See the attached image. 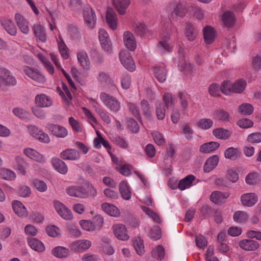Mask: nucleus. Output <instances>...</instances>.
Returning <instances> with one entry per match:
<instances>
[{
  "instance_id": "nucleus-1",
  "label": "nucleus",
  "mask_w": 261,
  "mask_h": 261,
  "mask_svg": "<svg viewBox=\"0 0 261 261\" xmlns=\"http://www.w3.org/2000/svg\"><path fill=\"white\" fill-rule=\"evenodd\" d=\"M22 70L24 74L34 83L35 86L43 84L46 81L45 75L38 68L23 66Z\"/></svg>"
},
{
  "instance_id": "nucleus-2",
  "label": "nucleus",
  "mask_w": 261,
  "mask_h": 261,
  "mask_svg": "<svg viewBox=\"0 0 261 261\" xmlns=\"http://www.w3.org/2000/svg\"><path fill=\"white\" fill-rule=\"evenodd\" d=\"M99 98L105 106L110 112L116 113L121 109V102L116 97L106 92H101Z\"/></svg>"
},
{
  "instance_id": "nucleus-3",
  "label": "nucleus",
  "mask_w": 261,
  "mask_h": 261,
  "mask_svg": "<svg viewBox=\"0 0 261 261\" xmlns=\"http://www.w3.org/2000/svg\"><path fill=\"white\" fill-rule=\"evenodd\" d=\"M171 34V29L169 28H165L160 33V41L158 45L160 51L164 53L171 50L172 47L169 42Z\"/></svg>"
},
{
  "instance_id": "nucleus-4",
  "label": "nucleus",
  "mask_w": 261,
  "mask_h": 261,
  "mask_svg": "<svg viewBox=\"0 0 261 261\" xmlns=\"http://www.w3.org/2000/svg\"><path fill=\"white\" fill-rule=\"evenodd\" d=\"M190 9V5L185 2H179L173 8V12L169 15L171 20L177 21L178 18L184 17Z\"/></svg>"
},
{
  "instance_id": "nucleus-5",
  "label": "nucleus",
  "mask_w": 261,
  "mask_h": 261,
  "mask_svg": "<svg viewBox=\"0 0 261 261\" xmlns=\"http://www.w3.org/2000/svg\"><path fill=\"white\" fill-rule=\"evenodd\" d=\"M94 221L98 223L96 225L94 224L93 222L86 220H81L80 224L83 229L88 231H93L96 229H99L103 222V218L100 216H96L94 217Z\"/></svg>"
},
{
  "instance_id": "nucleus-6",
  "label": "nucleus",
  "mask_w": 261,
  "mask_h": 261,
  "mask_svg": "<svg viewBox=\"0 0 261 261\" xmlns=\"http://www.w3.org/2000/svg\"><path fill=\"white\" fill-rule=\"evenodd\" d=\"M179 53V57L178 63L179 69L187 75L190 74L195 70V67L186 60L183 49L180 48Z\"/></svg>"
},
{
  "instance_id": "nucleus-7",
  "label": "nucleus",
  "mask_w": 261,
  "mask_h": 261,
  "mask_svg": "<svg viewBox=\"0 0 261 261\" xmlns=\"http://www.w3.org/2000/svg\"><path fill=\"white\" fill-rule=\"evenodd\" d=\"M119 59L122 64L128 70L133 71L135 69V63L127 50H121L119 53Z\"/></svg>"
},
{
  "instance_id": "nucleus-8",
  "label": "nucleus",
  "mask_w": 261,
  "mask_h": 261,
  "mask_svg": "<svg viewBox=\"0 0 261 261\" xmlns=\"http://www.w3.org/2000/svg\"><path fill=\"white\" fill-rule=\"evenodd\" d=\"M32 31L36 40L38 42H45L46 41V34L45 27L40 23L34 24L32 26Z\"/></svg>"
},
{
  "instance_id": "nucleus-9",
  "label": "nucleus",
  "mask_w": 261,
  "mask_h": 261,
  "mask_svg": "<svg viewBox=\"0 0 261 261\" xmlns=\"http://www.w3.org/2000/svg\"><path fill=\"white\" fill-rule=\"evenodd\" d=\"M34 101L36 105L40 108H48L53 105L52 98L43 93L37 94Z\"/></svg>"
},
{
  "instance_id": "nucleus-10",
  "label": "nucleus",
  "mask_w": 261,
  "mask_h": 261,
  "mask_svg": "<svg viewBox=\"0 0 261 261\" xmlns=\"http://www.w3.org/2000/svg\"><path fill=\"white\" fill-rule=\"evenodd\" d=\"M85 23L89 28H93L96 23V15L93 10L90 7H86L83 11Z\"/></svg>"
},
{
  "instance_id": "nucleus-11",
  "label": "nucleus",
  "mask_w": 261,
  "mask_h": 261,
  "mask_svg": "<svg viewBox=\"0 0 261 261\" xmlns=\"http://www.w3.org/2000/svg\"><path fill=\"white\" fill-rule=\"evenodd\" d=\"M55 208L59 215L65 220H70L72 218L71 212L63 203L59 201L54 202Z\"/></svg>"
},
{
  "instance_id": "nucleus-12",
  "label": "nucleus",
  "mask_w": 261,
  "mask_h": 261,
  "mask_svg": "<svg viewBox=\"0 0 261 261\" xmlns=\"http://www.w3.org/2000/svg\"><path fill=\"white\" fill-rule=\"evenodd\" d=\"M66 193L70 196L84 198L88 196V194L82 187L77 186L68 187L66 189Z\"/></svg>"
},
{
  "instance_id": "nucleus-13",
  "label": "nucleus",
  "mask_w": 261,
  "mask_h": 261,
  "mask_svg": "<svg viewBox=\"0 0 261 261\" xmlns=\"http://www.w3.org/2000/svg\"><path fill=\"white\" fill-rule=\"evenodd\" d=\"M46 127L54 136L58 138H65L68 135L67 129L61 125L55 124H47Z\"/></svg>"
},
{
  "instance_id": "nucleus-14",
  "label": "nucleus",
  "mask_w": 261,
  "mask_h": 261,
  "mask_svg": "<svg viewBox=\"0 0 261 261\" xmlns=\"http://www.w3.org/2000/svg\"><path fill=\"white\" fill-rule=\"evenodd\" d=\"M115 236L119 240L122 241H126L128 240L129 236L127 233V230L125 226L121 224L114 225L112 227Z\"/></svg>"
},
{
  "instance_id": "nucleus-15",
  "label": "nucleus",
  "mask_w": 261,
  "mask_h": 261,
  "mask_svg": "<svg viewBox=\"0 0 261 261\" xmlns=\"http://www.w3.org/2000/svg\"><path fill=\"white\" fill-rule=\"evenodd\" d=\"M99 40L102 47L107 52L111 51V43L108 33L103 29L99 30Z\"/></svg>"
},
{
  "instance_id": "nucleus-16",
  "label": "nucleus",
  "mask_w": 261,
  "mask_h": 261,
  "mask_svg": "<svg viewBox=\"0 0 261 261\" xmlns=\"http://www.w3.org/2000/svg\"><path fill=\"white\" fill-rule=\"evenodd\" d=\"M15 20L21 32L24 34H28L30 28L28 20L19 13L15 14Z\"/></svg>"
},
{
  "instance_id": "nucleus-17",
  "label": "nucleus",
  "mask_w": 261,
  "mask_h": 261,
  "mask_svg": "<svg viewBox=\"0 0 261 261\" xmlns=\"http://www.w3.org/2000/svg\"><path fill=\"white\" fill-rule=\"evenodd\" d=\"M1 72L3 90H4L6 86H13L16 85V79L10 71L6 69H3Z\"/></svg>"
},
{
  "instance_id": "nucleus-18",
  "label": "nucleus",
  "mask_w": 261,
  "mask_h": 261,
  "mask_svg": "<svg viewBox=\"0 0 261 261\" xmlns=\"http://www.w3.org/2000/svg\"><path fill=\"white\" fill-rule=\"evenodd\" d=\"M123 40L124 45L130 50H134L137 47V43L134 35L129 31L123 33Z\"/></svg>"
},
{
  "instance_id": "nucleus-19",
  "label": "nucleus",
  "mask_w": 261,
  "mask_h": 261,
  "mask_svg": "<svg viewBox=\"0 0 261 261\" xmlns=\"http://www.w3.org/2000/svg\"><path fill=\"white\" fill-rule=\"evenodd\" d=\"M24 153L31 159L38 163L43 164L46 162V159L42 154L32 148H27L23 151Z\"/></svg>"
},
{
  "instance_id": "nucleus-20",
  "label": "nucleus",
  "mask_w": 261,
  "mask_h": 261,
  "mask_svg": "<svg viewBox=\"0 0 261 261\" xmlns=\"http://www.w3.org/2000/svg\"><path fill=\"white\" fill-rule=\"evenodd\" d=\"M60 157L64 160L76 161L80 159V152L73 149H66L60 153Z\"/></svg>"
},
{
  "instance_id": "nucleus-21",
  "label": "nucleus",
  "mask_w": 261,
  "mask_h": 261,
  "mask_svg": "<svg viewBox=\"0 0 261 261\" xmlns=\"http://www.w3.org/2000/svg\"><path fill=\"white\" fill-rule=\"evenodd\" d=\"M106 21L108 26L112 30H115L117 29L118 22L117 15L114 10L110 8L107 9Z\"/></svg>"
},
{
  "instance_id": "nucleus-22",
  "label": "nucleus",
  "mask_w": 261,
  "mask_h": 261,
  "mask_svg": "<svg viewBox=\"0 0 261 261\" xmlns=\"http://www.w3.org/2000/svg\"><path fill=\"white\" fill-rule=\"evenodd\" d=\"M240 247L246 251H254L259 247V243L253 240L244 239L239 242Z\"/></svg>"
},
{
  "instance_id": "nucleus-23",
  "label": "nucleus",
  "mask_w": 261,
  "mask_h": 261,
  "mask_svg": "<svg viewBox=\"0 0 261 261\" xmlns=\"http://www.w3.org/2000/svg\"><path fill=\"white\" fill-rule=\"evenodd\" d=\"M91 242L88 240H80L73 242L71 248L75 252H80L89 249L91 246Z\"/></svg>"
},
{
  "instance_id": "nucleus-24",
  "label": "nucleus",
  "mask_w": 261,
  "mask_h": 261,
  "mask_svg": "<svg viewBox=\"0 0 261 261\" xmlns=\"http://www.w3.org/2000/svg\"><path fill=\"white\" fill-rule=\"evenodd\" d=\"M236 22V17L234 13L230 11L224 12L222 16V23L223 25L227 28L233 26Z\"/></svg>"
},
{
  "instance_id": "nucleus-25",
  "label": "nucleus",
  "mask_w": 261,
  "mask_h": 261,
  "mask_svg": "<svg viewBox=\"0 0 261 261\" xmlns=\"http://www.w3.org/2000/svg\"><path fill=\"white\" fill-rule=\"evenodd\" d=\"M257 198L254 193H248L242 195L241 201L244 206H252L257 202Z\"/></svg>"
},
{
  "instance_id": "nucleus-26",
  "label": "nucleus",
  "mask_w": 261,
  "mask_h": 261,
  "mask_svg": "<svg viewBox=\"0 0 261 261\" xmlns=\"http://www.w3.org/2000/svg\"><path fill=\"white\" fill-rule=\"evenodd\" d=\"M1 24L6 31L10 35L14 36L17 34V28L10 19H4L1 21Z\"/></svg>"
},
{
  "instance_id": "nucleus-27",
  "label": "nucleus",
  "mask_w": 261,
  "mask_h": 261,
  "mask_svg": "<svg viewBox=\"0 0 261 261\" xmlns=\"http://www.w3.org/2000/svg\"><path fill=\"white\" fill-rule=\"evenodd\" d=\"M177 98L182 113L184 114H187L188 113L187 109L189 104V100L190 99V96L186 93L180 92L177 94Z\"/></svg>"
},
{
  "instance_id": "nucleus-28",
  "label": "nucleus",
  "mask_w": 261,
  "mask_h": 261,
  "mask_svg": "<svg viewBox=\"0 0 261 261\" xmlns=\"http://www.w3.org/2000/svg\"><path fill=\"white\" fill-rule=\"evenodd\" d=\"M12 205L14 212L18 216L20 217L27 216V209L21 202L18 200L13 201Z\"/></svg>"
},
{
  "instance_id": "nucleus-29",
  "label": "nucleus",
  "mask_w": 261,
  "mask_h": 261,
  "mask_svg": "<svg viewBox=\"0 0 261 261\" xmlns=\"http://www.w3.org/2000/svg\"><path fill=\"white\" fill-rule=\"evenodd\" d=\"M52 165L56 170L59 173L65 174L67 173L68 168L63 161L58 158H53L51 160Z\"/></svg>"
},
{
  "instance_id": "nucleus-30",
  "label": "nucleus",
  "mask_w": 261,
  "mask_h": 261,
  "mask_svg": "<svg viewBox=\"0 0 261 261\" xmlns=\"http://www.w3.org/2000/svg\"><path fill=\"white\" fill-rule=\"evenodd\" d=\"M229 194L228 192H222L217 191L213 192L210 196V200L214 203H221L228 198Z\"/></svg>"
},
{
  "instance_id": "nucleus-31",
  "label": "nucleus",
  "mask_w": 261,
  "mask_h": 261,
  "mask_svg": "<svg viewBox=\"0 0 261 261\" xmlns=\"http://www.w3.org/2000/svg\"><path fill=\"white\" fill-rule=\"evenodd\" d=\"M102 210L108 215L113 217H118L120 215L119 209L114 205L109 203H103L101 205Z\"/></svg>"
},
{
  "instance_id": "nucleus-32",
  "label": "nucleus",
  "mask_w": 261,
  "mask_h": 261,
  "mask_svg": "<svg viewBox=\"0 0 261 261\" xmlns=\"http://www.w3.org/2000/svg\"><path fill=\"white\" fill-rule=\"evenodd\" d=\"M52 254L59 258L67 257L69 255V250L63 246H57L51 250Z\"/></svg>"
},
{
  "instance_id": "nucleus-33",
  "label": "nucleus",
  "mask_w": 261,
  "mask_h": 261,
  "mask_svg": "<svg viewBox=\"0 0 261 261\" xmlns=\"http://www.w3.org/2000/svg\"><path fill=\"white\" fill-rule=\"evenodd\" d=\"M114 6L121 14H124L130 4V0H112Z\"/></svg>"
},
{
  "instance_id": "nucleus-34",
  "label": "nucleus",
  "mask_w": 261,
  "mask_h": 261,
  "mask_svg": "<svg viewBox=\"0 0 261 261\" xmlns=\"http://www.w3.org/2000/svg\"><path fill=\"white\" fill-rule=\"evenodd\" d=\"M204 39L205 42L211 44L215 40L216 32L214 29L210 26H206L203 30Z\"/></svg>"
},
{
  "instance_id": "nucleus-35",
  "label": "nucleus",
  "mask_w": 261,
  "mask_h": 261,
  "mask_svg": "<svg viewBox=\"0 0 261 261\" xmlns=\"http://www.w3.org/2000/svg\"><path fill=\"white\" fill-rule=\"evenodd\" d=\"M195 179V176L193 175H189L184 178L181 179L178 184L179 190L183 191L190 188L192 185V182Z\"/></svg>"
},
{
  "instance_id": "nucleus-36",
  "label": "nucleus",
  "mask_w": 261,
  "mask_h": 261,
  "mask_svg": "<svg viewBox=\"0 0 261 261\" xmlns=\"http://www.w3.org/2000/svg\"><path fill=\"white\" fill-rule=\"evenodd\" d=\"M219 158L217 155H213L209 158L206 161L203 170L205 172H210L218 165Z\"/></svg>"
},
{
  "instance_id": "nucleus-37",
  "label": "nucleus",
  "mask_w": 261,
  "mask_h": 261,
  "mask_svg": "<svg viewBox=\"0 0 261 261\" xmlns=\"http://www.w3.org/2000/svg\"><path fill=\"white\" fill-rule=\"evenodd\" d=\"M219 147V144L216 142H210L202 144L200 147V151L202 153H212L217 149Z\"/></svg>"
},
{
  "instance_id": "nucleus-38",
  "label": "nucleus",
  "mask_w": 261,
  "mask_h": 261,
  "mask_svg": "<svg viewBox=\"0 0 261 261\" xmlns=\"http://www.w3.org/2000/svg\"><path fill=\"white\" fill-rule=\"evenodd\" d=\"M119 191L123 198L129 200L131 198V192L126 181L123 180L119 184Z\"/></svg>"
},
{
  "instance_id": "nucleus-39",
  "label": "nucleus",
  "mask_w": 261,
  "mask_h": 261,
  "mask_svg": "<svg viewBox=\"0 0 261 261\" xmlns=\"http://www.w3.org/2000/svg\"><path fill=\"white\" fill-rule=\"evenodd\" d=\"M77 58L79 62L84 68L86 69H89L90 62L86 51L83 50L79 51L77 54Z\"/></svg>"
},
{
  "instance_id": "nucleus-40",
  "label": "nucleus",
  "mask_w": 261,
  "mask_h": 261,
  "mask_svg": "<svg viewBox=\"0 0 261 261\" xmlns=\"http://www.w3.org/2000/svg\"><path fill=\"white\" fill-rule=\"evenodd\" d=\"M153 71L156 78L160 82L163 83L166 80L167 71L164 66H156L154 68Z\"/></svg>"
},
{
  "instance_id": "nucleus-41",
  "label": "nucleus",
  "mask_w": 261,
  "mask_h": 261,
  "mask_svg": "<svg viewBox=\"0 0 261 261\" xmlns=\"http://www.w3.org/2000/svg\"><path fill=\"white\" fill-rule=\"evenodd\" d=\"M28 244L30 247L37 252H43L45 250L44 244L39 240L33 238L28 241Z\"/></svg>"
},
{
  "instance_id": "nucleus-42",
  "label": "nucleus",
  "mask_w": 261,
  "mask_h": 261,
  "mask_svg": "<svg viewBox=\"0 0 261 261\" xmlns=\"http://www.w3.org/2000/svg\"><path fill=\"white\" fill-rule=\"evenodd\" d=\"M133 246L137 253L142 255L145 252L143 241L139 237L135 238L133 241Z\"/></svg>"
},
{
  "instance_id": "nucleus-43",
  "label": "nucleus",
  "mask_w": 261,
  "mask_h": 261,
  "mask_svg": "<svg viewBox=\"0 0 261 261\" xmlns=\"http://www.w3.org/2000/svg\"><path fill=\"white\" fill-rule=\"evenodd\" d=\"M213 134L218 139L226 140L230 136V133L223 128H218L213 130Z\"/></svg>"
},
{
  "instance_id": "nucleus-44",
  "label": "nucleus",
  "mask_w": 261,
  "mask_h": 261,
  "mask_svg": "<svg viewBox=\"0 0 261 261\" xmlns=\"http://www.w3.org/2000/svg\"><path fill=\"white\" fill-rule=\"evenodd\" d=\"M240 155L241 152L237 148L234 147L227 148L224 152V155L226 159L232 160L237 159Z\"/></svg>"
},
{
  "instance_id": "nucleus-45",
  "label": "nucleus",
  "mask_w": 261,
  "mask_h": 261,
  "mask_svg": "<svg viewBox=\"0 0 261 261\" xmlns=\"http://www.w3.org/2000/svg\"><path fill=\"white\" fill-rule=\"evenodd\" d=\"M185 35L190 41L194 40L197 36V31L194 26L190 23H188L185 28Z\"/></svg>"
},
{
  "instance_id": "nucleus-46",
  "label": "nucleus",
  "mask_w": 261,
  "mask_h": 261,
  "mask_svg": "<svg viewBox=\"0 0 261 261\" xmlns=\"http://www.w3.org/2000/svg\"><path fill=\"white\" fill-rule=\"evenodd\" d=\"M246 83L243 80H240L233 83V89L231 90L233 93H242L245 89Z\"/></svg>"
},
{
  "instance_id": "nucleus-47",
  "label": "nucleus",
  "mask_w": 261,
  "mask_h": 261,
  "mask_svg": "<svg viewBox=\"0 0 261 261\" xmlns=\"http://www.w3.org/2000/svg\"><path fill=\"white\" fill-rule=\"evenodd\" d=\"M248 218V216L247 213L244 211H237L233 215L234 221L237 223L245 222L247 220Z\"/></svg>"
},
{
  "instance_id": "nucleus-48",
  "label": "nucleus",
  "mask_w": 261,
  "mask_h": 261,
  "mask_svg": "<svg viewBox=\"0 0 261 261\" xmlns=\"http://www.w3.org/2000/svg\"><path fill=\"white\" fill-rule=\"evenodd\" d=\"M221 91L225 95H230L233 93V83L229 81H224L221 84Z\"/></svg>"
},
{
  "instance_id": "nucleus-49",
  "label": "nucleus",
  "mask_w": 261,
  "mask_h": 261,
  "mask_svg": "<svg viewBox=\"0 0 261 261\" xmlns=\"http://www.w3.org/2000/svg\"><path fill=\"white\" fill-rule=\"evenodd\" d=\"M15 116L21 119H28L29 118V113L21 108H15L13 110Z\"/></svg>"
},
{
  "instance_id": "nucleus-50",
  "label": "nucleus",
  "mask_w": 261,
  "mask_h": 261,
  "mask_svg": "<svg viewBox=\"0 0 261 261\" xmlns=\"http://www.w3.org/2000/svg\"><path fill=\"white\" fill-rule=\"evenodd\" d=\"M198 126L202 129H208L211 128L213 125L212 120L207 118H203L199 120L197 123Z\"/></svg>"
},
{
  "instance_id": "nucleus-51",
  "label": "nucleus",
  "mask_w": 261,
  "mask_h": 261,
  "mask_svg": "<svg viewBox=\"0 0 261 261\" xmlns=\"http://www.w3.org/2000/svg\"><path fill=\"white\" fill-rule=\"evenodd\" d=\"M1 176L6 180H12L15 179L16 174L12 170L8 169H4L0 172Z\"/></svg>"
},
{
  "instance_id": "nucleus-52",
  "label": "nucleus",
  "mask_w": 261,
  "mask_h": 261,
  "mask_svg": "<svg viewBox=\"0 0 261 261\" xmlns=\"http://www.w3.org/2000/svg\"><path fill=\"white\" fill-rule=\"evenodd\" d=\"M37 106H34L31 108L33 114L38 119L43 120L46 118V114L44 110Z\"/></svg>"
},
{
  "instance_id": "nucleus-53",
  "label": "nucleus",
  "mask_w": 261,
  "mask_h": 261,
  "mask_svg": "<svg viewBox=\"0 0 261 261\" xmlns=\"http://www.w3.org/2000/svg\"><path fill=\"white\" fill-rule=\"evenodd\" d=\"M156 114L159 120H163L166 115V111L164 105L161 101L157 103L156 106Z\"/></svg>"
},
{
  "instance_id": "nucleus-54",
  "label": "nucleus",
  "mask_w": 261,
  "mask_h": 261,
  "mask_svg": "<svg viewBox=\"0 0 261 261\" xmlns=\"http://www.w3.org/2000/svg\"><path fill=\"white\" fill-rule=\"evenodd\" d=\"M253 106L249 103H243L239 107V112L243 115H249L253 111Z\"/></svg>"
},
{
  "instance_id": "nucleus-55",
  "label": "nucleus",
  "mask_w": 261,
  "mask_h": 261,
  "mask_svg": "<svg viewBox=\"0 0 261 261\" xmlns=\"http://www.w3.org/2000/svg\"><path fill=\"white\" fill-rule=\"evenodd\" d=\"M245 180L249 185H255L259 181L260 178L257 173H251L246 176Z\"/></svg>"
},
{
  "instance_id": "nucleus-56",
  "label": "nucleus",
  "mask_w": 261,
  "mask_h": 261,
  "mask_svg": "<svg viewBox=\"0 0 261 261\" xmlns=\"http://www.w3.org/2000/svg\"><path fill=\"white\" fill-rule=\"evenodd\" d=\"M152 256L159 260H162L165 255L164 249L163 246H158L155 249L152 251Z\"/></svg>"
},
{
  "instance_id": "nucleus-57",
  "label": "nucleus",
  "mask_w": 261,
  "mask_h": 261,
  "mask_svg": "<svg viewBox=\"0 0 261 261\" xmlns=\"http://www.w3.org/2000/svg\"><path fill=\"white\" fill-rule=\"evenodd\" d=\"M148 236L155 240L159 239L161 237V232L160 228L158 226H155L150 229Z\"/></svg>"
},
{
  "instance_id": "nucleus-58",
  "label": "nucleus",
  "mask_w": 261,
  "mask_h": 261,
  "mask_svg": "<svg viewBox=\"0 0 261 261\" xmlns=\"http://www.w3.org/2000/svg\"><path fill=\"white\" fill-rule=\"evenodd\" d=\"M163 99L167 108L171 107L174 104V98L170 93H165L163 96Z\"/></svg>"
},
{
  "instance_id": "nucleus-59",
  "label": "nucleus",
  "mask_w": 261,
  "mask_h": 261,
  "mask_svg": "<svg viewBox=\"0 0 261 261\" xmlns=\"http://www.w3.org/2000/svg\"><path fill=\"white\" fill-rule=\"evenodd\" d=\"M95 112L99 115L101 119L107 124L111 122V118L108 114L99 107H94Z\"/></svg>"
},
{
  "instance_id": "nucleus-60",
  "label": "nucleus",
  "mask_w": 261,
  "mask_h": 261,
  "mask_svg": "<svg viewBox=\"0 0 261 261\" xmlns=\"http://www.w3.org/2000/svg\"><path fill=\"white\" fill-rule=\"evenodd\" d=\"M68 122L74 131L78 133L82 132L81 124L79 121L75 120L73 117H70L68 118Z\"/></svg>"
},
{
  "instance_id": "nucleus-61",
  "label": "nucleus",
  "mask_w": 261,
  "mask_h": 261,
  "mask_svg": "<svg viewBox=\"0 0 261 261\" xmlns=\"http://www.w3.org/2000/svg\"><path fill=\"white\" fill-rule=\"evenodd\" d=\"M34 187L39 192H44L47 189V186L43 180L36 179L34 180Z\"/></svg>"
},
{
  "instance_id": "nucleus-62",
  "label": "nucleus",
  "mask_w": 261,
  "mask_h": 261,
  "mask_svg": "<svg viewBox=\"0 0 261 261\" xmlns=\"http://www.w3.org/2000/svg\"><path fill=\"white\" fill-rule=\"evenodd\" d=\"M220 88L217 84H212L208 87L210 94L214 97L218 96L220 95Z\"/></svg>"
},
{
  "instance_id": "nucleus-63",
  "label": "nucleus",
  "mask_w": 261,
  "mask_h": 261,
  "mask_svg": "<svg viewBox=\"0 0 261 261\" xmlns=\"http://www.w3.org/2000/svg\"><path fill=\"white\" fill-rule=\"evenodd\" d=\"M142 210L147 214L150 217H151L154 221L160 223L161 221L160 218L158 215L155 212H153L149 208L146 206L142 207Z\"/></svg>"
},
{
  "instance_id": "nucleus-64",
  "label": "nucleus",
  "mask_w": 261,
  "mask_h": 261,
  "mask_svg": "<svg viewBox=\"0 0 261 261\" xmlns=\"http://www.w3.org/2000/svg\"><path fill=\"white\" fill-rule=\"evenodd\" d=\"M151 134L157 145L161 146L164 144L165 139L161 133L157 131H154L152 132Z\"/></svg>"
}]
</instances>
